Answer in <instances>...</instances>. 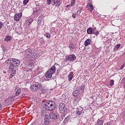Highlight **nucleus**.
Here are the masks:
<instances>
[{
    "mask_svg": "<svg viewBox=\"0 0 125 125\" xmlns=\"http://www.w3.org/2000/svg\"><path fill=\"white\" fill-rule=\"evenodd\" d=\"M43 107L48 111H53L56 108L55 104L51 101H47L44 104Z\"/></svg>",
    "mask_w": 125,
    "mask_h": 125,
    "instance_id": "obj_1",
    "label": "nucleus"
},
{
    "mask_svg": "<svg viewBox=\"0 0 125 125\" xmlns=\"http://www.w3.org/2000/svg\"><path fill=\"white\" fill-rule=\"evenodd\" d=\"M58 65V64L55 63L54 66L51 67L45 75V77L46 79H50L51 77H52V75L55 73V71H56V67H55V66Z\"/></svg>",
    "mask_w": 125,
    "mask_h": 125,
    "instance_id": "obj_2",
    "label": "nucleus"
},
{
    "mask_svg": "<svg viewBox=\"0 0 125 125\" xmlns=\"http://www.w3.org/2000/svg\"><path fill=\"white\" fill-rule=\"evenodd\" d=\"M20 65V61L17 60L16 59H13L12 60V63L9 66V70L12 71L14 70V67H18Z\"/></svg>",
    "mask_w": 125,
    "mask_h": 125,
    "instance_id": "obj_3",
    "label": "nucleus"
},
{
    "mask_svg": "<svg viewBox=\"0 0 125 125\" xmlns=\"http://www.w3.org/2000/svg\"><path fill=\"white\" fill-rule=\"evenodd\" d=\"M41 86V83H36L30 86V89L33 92H36L40 89Z\"/></svg>",
    "mask_w": 125,
    "mask_h": 125,
    "instance_id": "obj_4",
    "label": "nucleus"
},
{
    "mask_svg": "<svg viewBox=\"0 0 125 125\" xmlns=\"http://www.w3.org/2000/svg\"><path fill=\"white\" fill-rule=\"evenodd\" d=\"M40 12H41V8L40 7V6H37L36 7L33 8L32 15L36 17L39 16Z\"/></svg>",
    "mask_w": 125,
    "mask_h": 125,
    "instance_id": "obj_5",
    "label": "nucleus"
},
{
    "mask_svg": "<svg viewBox=\"0 0 125 125\" xmlns=\"http://www.w3.org/2000/svg\"><path fill=\"white\" fill-rule=\"evenodd\" d=\"M76 58V56H75V55H68L64 60V62H68V61H74V60Z\"/></svg>",
    "mask_w": 125,
    "mask_h": 125,
    "instance_id": "obj_6",
    "label": "nucleus"
},
{
    "mask_svg": "<svg viewBox=\"0 0 125 125\" xmlns=\"http://www.w3.org/2000/svg\"><path fill=\"white\" fill-rule=\"evenodd\" d=\"M59 109L60 111H61V112H66L67 110H68L66 108V105H65V104L63 103L60 104L59 105Z\"/></svg>",
    "mask_w": 125,
    "mask_h": 125,
    "instance_id": "obj_7",
    "label": "nucleus"
},
{
    "mask_svg": "<svg viewBox=\"0 0 125 125\" xmlns=\"http://www.w3.org/2000/svg\"><path fill=\"white\" fill-rule=\"evenodd\" d=\"M37 58V53H32L31 54V56L28 57V61H33L35 60Z\"/></svg>",
    "mask_w": 125,
    "mask_h": 125,
    "instance_id": "obj_8",
    "label": "nucleus"
},
{
    "mask_svg": "<svg viewBox=\"0 0 125 125\" xmlns=\"http://www.w3.org/2000/svg\"><path fill=\"white\" fill-rule=\"evenodd\" d=\"M21 17H22V12L16 13L14 17V20H15V21H18L20 20V18H21Z\"/></svg>",
    "mask_w": 125,
    "mask_h": 125,
    "instance_id": "obj_9",
    "label": "nucleus"
},
{
    "mask_svg": "<svg viewBox=\"0 0 125 125\" xmlns=\"http://www.w3.org/2000/svg\"><path fill=\"white\" fill-rule=\"evenodd\" d=\"M50 119L52 120H57L59 117L57 114H55L54 113H51L49 114Z\"/></svg>",
    "mask_w": 125,
    "mask_h": 125,
    "instance_id": "obj_10",
    "label": "nucleus"
},
{
    "mask_svg": "<svg viewBox=\"0 0 125 125\" xmlns=\"http://www.w3.org/2000/svg\"><path fill=\"white\" fill-rule=\"evenodd\" d=\"M16 93L15 94V96H19L21 94V88H18V86H16L15 87Z\"/></svg>",
    "mask_w": 125,
    "mask_h": 125,
    "instance_id": "obj_11",
    "label": "nucleus"
},
{
    "mask_svg": "<svg viewBox=\"0 0 125 125\" xmlns=\"http://www.w3.org/2000/svg\"><path fill=\"white\" fill-rule=\"evenodd\" d=\"M51 4L53 5L56 4V6H60L61 2H60V0H53L51 2Z\"/></svg>",
    "mask_w": 125,
    "mask_h": 125,
    "instance_id": "obj_12",
    "label": "nucleus"
},
{
    "mask_svg": "<svg viewBox=\"0 0 125 125\" xmlns=\"http://www.w3.org/2000/svg\"><path fill=\"white\" fill-rule=\"evenodd\" d=\"M32 49L31 48H28L25 51V55L28 59V57L31 56V55L32 53Z\"/></svg>",
    "mask_w": 125,
    "mask_h": 125,
    "instance_id": "obj_13",
    "label": "nucleus"
},
{
    "mask_svg": "<svg viewBox=\"0 0 125 125\" xmlns=\"http://www.w3.org/2000/svg\"><path fill=\"white\" fill-rule=\"evenodd\" d=\"M50 122V117L49 116H46L44 118V124L46 125H48Z\"/></svg>",
    "mask_w": 125,
    "mask_h": 125,
    "instance_id": "obj_14",
    "label": "nucleus"
},
{
    "mask_svg": "<svg viewBox=\"0 0 125 125\" xmlns=\"http://www.w3.org/2000/svg\"><path fill=\"white\" fill-rule=\"evenodd\" d=\"M91 43V40L90 39H87L84 42V45L85 46H88Z\"/></svg>",
    "mask_w": 125,
    "mask_h": 125,
    "instance_id": "obj_15",
    "label": "nucleus"
},
{
    "mask_svg": "<svg viewBox=\"0 0 125 125\" xmlns=\"http://www.w3.org/2000/svg\"><path fill=\"white\" fill-rule=\"evenodd\" d=\"M32 22H33V19L32 18H28L26 21V25L27 26H30V25L32 24Z\"/></svg>",
    "mask_w": 125,
    "mask_h": 125,
    "instance_id": "obj_16",
    "label": "nucleus"
},
{
    "mask_svg": "<svg viewBox=\"0 0 125 125\" xmlns=\"http://www.w3.org/2000/svg\"><path fill=\"white\" fill-rule=\"evenodd\" d=\"M86 7V8H88V9H90L91 12H92V11H93V6L91 4L88 3Z\"/></svg>",
    "mask_w": 125,
    "mask_h": 125,
    "instance_id": "obj_17",
    "label": "nucleus"
},
{
    "mask_svg": "<svg viewBox=\"0 0 125 125\" xmlns=\"http://www.w3.org/2000/svg\"><path fill=\"white\" fill-rule=\"evenodd\" d=\"M73 77L74 74H73V72H70L68 76V81H69V82H71V81H72V80L73 79Z\"/></svg>",
    "mask_w": 125,
    "mask_h": 125,
    "instance_id": "obj_18",
    "label": "nucleus"
},
{
    "mask_svg": "<svg viewBox=\"0 0 125 125\" xmlns=\"http://www.w3.org/2000/svg\"><path fill=\"white\" fill-rule=\"evenodd\" d=\"M16 74V70L15 69L13 70V71H12L11 74L9 76V79H12V78H13V77L15 76Z\"/></svg>",
    "mask_w": 125,
    "mask_h": 125,
    "instance_id": "obj_19",
    "label": "nucleus"
},
{
    "mask_svg": "<svg viewBox=\"0 0 125 125\" xmlns=\"http://www.w3.org/2000/svg\"><path fill=\"white\" fill-rule=\"evenodd\" d=\"M79 94H80V92H79L78 90L74 91L72 93L73 96H75V97L78 96Z\"/></svg>",
    "mask_w": 125,
    "mask_h": 125,
    "instance_id": "obj_20",
    "label": "nucleus"
},
{
    "mask_svg": "<svg viewBox=\"0 0 125 125\" xmlns=\"http://www.w3.org/2000/svg\"><path fill=\"white\" fill-rule=\"evenodd\" d=\"M12 59H8L5 62V63H6V64H8L9 63L10 65V64H11V63L12 62Z\"/></svg>",
    "mask_w": 125,
    "mask_h": 125,
    "instance_id": "obj_21",
    "label": "nucleus"
},
{
    "mask_svg": "<svg viewBox=\"0 0 125 125\" xmlns=\"http://www.w3.org/2000/svg\"><path fill=\"white\" fill-rule=\"evenodd\" d=\"M69 48L70 49V50H72V49H74L75 48V44L73 43L69 44Z\"/></svg>",
    "mask_w": 125,
    "mask_h": 125,
    "instance_id": "obj_22",
    "label": "nucleus"
},
{
    "mask_svg": "<svg viewBox=\"0 0 125 125\" xmlns=\"http://www.w3.org/2000/svg\"><path fill=\"white\" fill-rule=\"evenodd\" d=\"M120 46H121V44H118L115 46L114 49L115 51H117L119 48H120Z\"/></svg>",
    "mask_w": 125,
    "mask_h": 125,
    "instance_id": "obj_23",
    "label": "nucleus"
},
{
    "mask_svg": "<svg viewBox=\"0 0 125 125\" xmlns=\"http://www.w3.org/2000/svg\"><path fill=\"white\" fill-rule=\"evenodd\" d=\"M69 121H70V116H68L64 119L63 121V124H66V123Z\"/></svg>",
    "mask_w": 125,
    "mask_h": 125,
    "instance_id": "obj_24",
    "label": "nucleus"
},
{
    "mask_svg": "<svg viewBox=\"0 0 125 125\" xmlns=\"http://www.w3.org/2000/svg\"><path fill=\"white\" fill-rule=\"evenodd\" d=\"M93 31L92 30V29L91 28H88L87 29V34H89V35H91L92 34Z\"/></svg>",
    "mask_w": 125,
    "mask_h": 125,
    "instance_id": "obj_25",
    "label": "nucleus"
},
{
    "mask_svg": "<svg viewBox=\"0 0 125 125\" xmlns=\"http://www.w3.org/2000/svg\"><path fill=\"white\" fill-rule=\"evenodd\" d=\"M11 40V36H6L4 41H5L6 42H9V41H10Z\"/></svg>",
    "mask_w": 125,
    "mask_h": 125,
    "instance_id": "obj_26",
    "label": "nucleus"
},
{
    "mask_svg": "<svg viewBox=\"0 0 125 125\" xmlns=\"http://www.w3.org/2000/svg\"><path fill=\"white\" fill-rule=\"evenodd\" d=\"M82 111H83V109L81 110L78 109L76 112L77 115H78V116H81V115H82Z\"/></svg>",
    "mask_w": 125,
    "mask_h": 125,
    "instance_id": "obj_27",
    "label": "nucleus"
},
{
    "mask_svg": "<svg viewBox=\"0 0 125 125\" xmlns=\"http://www.w3.org/2000/svg\"><path fill=\"white\" fill-rule=\"evenodd\" d=\"M103 121L100 120L99 122H97V123L95 125H103Z\"/></svg>",
    "mask_w": 125,
    "mask_h": 125,
    "instance_id": "obj_28",
    "label": "nucleus"
},
{
    "mask_svg": "<svg viewBox=\"0 0 125 125\" xmlns=\"http://www.w3.org/2000/svg\"><path fill=\"white\" fill-rule=\"evenodd\" d=\"M74 104H76V105L79 104V99L78 98H76L73 101Z\"/></svg>",
    "mask_w": 125,
    "mask_h": 125,
    "instance_id": "obj_29",
    "label": "nucleus"
},
{
    "mask_svg": "<svg viewBox=\"0 0 125 125\" xmlns=\"http://www.w3.org/2000/svg\"><path fill=\"white\" fill-rule=\"evenodd\" d=\"M85 88V85H82L80 86V89L82 90V91H83L84 90V88Z\"/></svg>",
    "mask_w": 125,
    "mask_h": 125,
    "instance_id": "obj_30",
    "label": "nucleus"
},
{
    "mask_svg": "<svg viewBox=\"0 0 125 125\" xmlns=\"http://www.w3.org/2000/svg\"><path fill=\"white\" fill-rule=\"evenodd\" d=\"M76 3V0H72L71 1V6H74Z\"/></svg>",
    "mask_w": 125,
    "mask_h": 125,
    "instance_id": "obj_31",
    "label": "nucleus"
},
{
    "mask_svg": "<svg viewBox=\"0 0 125 125\" xmlns=\"http://www.w3.org/2000/svg\"><path fill=\"white\" fill-rule=\"evenodd\" d=\"M45 36L46 38H47V39H50V38H51V35L48 33H46Z\"/></svg>",
    "mask_w": 125,
    "mask_h": 125,
    "instance_id": "obj_32",
    "label": "nucleus"
},
{
    "mask_svg": "<svg viewBox=\"0 0 125 125\" xmlns=\"http://www.w3.org/2000/svg\"><path fill=\"white\" fill-rule=\"evenodd\" d=\"M114 81L113 80H110V86H113V85H114Z\"/></svg>",
    "mask_w": 125,
    "mask_h": 125,
    "instance_id": "obj_33",
    "label": "nucleus"
},
{
    "mask_svg": "<svg viewBox=\"0 0 125 125\" xmlns=\"http://www.w3.org/2000/svg\"><path fill=\"white\" fill-rule=\"evenodd\" d=\"M28 2H29V0H23V3L24 5H26Z\"/></svg>",
    "mask_w": 125,
    "mask_h": 125,
    "instance_id": "obj_34",
    "label": "nucleus"
},
{
    "mask_svg": "<svg viewBox=\"0 0 125 125\" xmlns=\"http://www.w3.org/2000/svg\"><path fill=\"white\" fill-rule=\"evenodd\" d=\"M94 34L96 36H98V35H99V31H96L95 32H94Z\"/></svg>",
    "mask_w": 125,
    "mask_h": 125,
    "instance_id": "obj_35",
    "label": "nucleus"
},
{
    "mask_svg": "<svg viewBox=\"0 0 125 125\" xmlns=\"http://www.w3.org/2000/svg\"><path fill=\"white\" fill-rule=\"evenodd\" d=\"M125 63H124L123 65H122L120 67V70H123V69H124V68H125Z\"/></svg>",
    "mask_w": 125,
    "mask_h": 125,
    "instance_id": "obj_36",
    "label": "nucleus"
},
{
    "mask_svg": "<svg viewBox=\"0 0 125 125\" xmlns=\"http://www.w3.org/2000/svg\"><path fill=\"white\" fill-rule=\"evenodd\" d=\"M51 3V0H47V4H50Z\"/></svg>",
    "mask_w": 125,
    "mask_h": 125,
    "instance_id": "obj_37",
    "label": "nucleus"
},
{
    "mask_svg": "<svg viewBox=\"0 0 125 125\" xmlns=\"http://www.w3.org/2000/svg\"><path fill=\"white\" fill-rule=\"evenodd\" d=\"M9 99H10V100H11V101H13V100H14V99H13V96H11L10 97H9Z\"/></svg>",
    "mask_w": 125,
    "mask_h": 125,
    "instance_id": "obj_38",
    "label": "nucleus"
},
{
    "mask_svg": "<svg viewBox=\"0 0 125 125\" xmlns=\"http://www.w3.org/2000/svg\"><path fill=\"white\" fill-rule=\"evenodd\" d=\"M76 15H77V14H75V13L73 14V15H72V18H74V19H76Z\"/></svg>",
    "mask_w": 125,
    "mask_h": 125,
    "instance_id": "obj_39",
    "label": "nucleus"
},
{
    "mask_svg": "<svg viewBox=\"0 0 125 125\" xmlns=\"http://www.w3.org/2000/svg\"><path fill=\"white\" fill-rule=\"evenodd\" d=\"M2 25H3V23L0 22V29L2 27Z\"/></svg>",
    "mask_w": 125,
    "mask_h": 125,
    "instance_id": "obj_40",
    "label": "nucleus"
},
{
    "mask_svg": "<svg viewBox=\"0 0 125 125\" xmlns=\"http://www.w3.org/2000/svg\"><path fill=\"white\" fill-rule=\"evenodd\" d=\"M59 120H60V122H62V121H63V117H62L61 118H60Z\"/></svg>",
    "mask_w": 125,
    "mask_h": 125,
    "instance_id": "obj_41",
    "label": "nucleus"
},
{
    "mask_svg": "<svg viewBox=\"0 0 125 125\" xmlns=\"http://www.w3.org/2000/svg\"><path fill=\"white\" fill-rule=\"evenodd\" d=\"M79 10L80 11H82V10H83V7H79Z\"/></svg>",
    "mask_w": 125,
    "mask_h": 125,
    "instance_id": "obj_42",
    "label": "nucleus"
},
{
    "mask_svg": "<svg viewBox=\"0 0 125 125\" xmlns=\"http://www.w3.org/2000/svg\"><path fill=\"white\" fill-rule=\"evenodd\" d=\"M104 125H111V124L110 123H107Z\"/></svg>",
    "mask_w": 125,
    "mask_h": 125,
    "instance_id": "obj_43",
    "label": "nucleus"
},
{
    "mask_svg": "<svg viewBox=\"0 0 125 125\" xmlns=\"http://www.w3.org/2000/svg\"><path fill=\"white\" fill-rule=\"evenodd\" d=\"M46 91H45V90H44V89L42 90V92L43 93H45Z\"/></svg>",
    "mask_w": 125,
    "mask_h": 125,
    "instance_id": "obj_44",
    "label": "nucleus"
},
{
    "mask_svg": "<svg viewBox=\"0 0 125 125\" xmlns=\"http://www.w3.org/2000/svg\"><path fill=\"white\" fill-rule=\"evenodd\" d=\"M1 110V104H0V110Z\"/></svg>",
    "mask_w": 125,
    "mask_h": 125,
    "instance_id": "obj_45",
    "label": "nucleus"
},
{
    "mask_svg": "<svg viewBox=\"0 0 125 125\" xmlns=\"http://www.w3.org/2000/svg\"><path fill=\"white\" fill-rule=\"evenodd\" d=\"M69 6H70V5H67L66 6V7H69Z\"/></svg>",
    "mask_w": 125,
    "mask_h": 125,
    "instance_id": "obj_46",
    "label": "nucleus"
},
{
    "mask_svg": "<svg viewBox=\"0 0 125 125\" xmlns=\"http://www.w3.org/2000/svg\"><path fill=\"white\" fill-rule=\"evenodd\" d=\"M38 24H40V23H41V22L40 21H38Z\"/></svg>",
    "mask_w": 125,
    "mask_h": 125,
    "instance_id": "obj_47",
    "label": "nucleus"
},
{
    "mask_svg": "<svg viewBox=\"0 0 125 125\" xmlns=\"http://www.w3.org/2000/svg\"><path fill=\"white\" fill-rule=\"evenodd\" d=\"M3 72L4 73H6V72H4V71H3Z\"/></svg>",
    "mask_w": 125,
    "mask_h": 125,
    "instance_id": "obj_48",
    "label": "nucleus"
},
{
    "mask_svg": "<svg viewBox=\"0 0 125 125\" xmlns=\"http://www.w3.org/2000/svg\"><path fill=\"white\" fill-rule=\"evenodd\" d=\"M1 80H0V82H1Z\"/></svg>",
    "mask_w": 125,
    "mask_h": 125,
    "instance_id": "obj_49",
    "label": "nucleus"
},
{
    "mask_svg": "<svg viewBox=\"0 0 125 125\" xmlns=\"http://www.w3.org/2000/svg\"><path fill=\"white\" fill-rule=\"evenodd\" d=\"M56 125H58V124H56Z\"/></svg>",
    "mask_w": 125,
    "mask_h": 125,
    "instance_id": "obj_50",
    "label": "nucleus"
}]
</instances>
